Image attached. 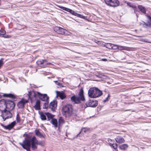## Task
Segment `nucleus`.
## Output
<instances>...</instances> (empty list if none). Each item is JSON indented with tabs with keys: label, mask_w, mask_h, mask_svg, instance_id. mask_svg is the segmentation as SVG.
Wrapping results in <instances>:
<instances>
[{
	"label": "nucleus",
	"mask_w": 151,
	"mask_h": 151,
	"mask_svg": "<svg viewBox=\"0 0 151 151\" xmlns=\"http://www.w3.org/2000/svg\"><path fill=\"white\" fill-rule=\"evenodd\" d=\"M57 101H54L51 102L49 105V108L52 111H54L57 107Z\"/></svg>",
	"instance_id": "obj_13"
},
{
	"label": "nucleus",
	"mask_w": 151,
	"mask_h": 151,
	"mask_svg": "<svg viewBox=\"0 0 151 151\" xmlns=\"http://www.w3.org/2000/svg\"><path fill=\"white\" fill-rule=\"evenodd\" d=\"M1 116L4 121L6 119L12 118V113L10 110L6 109L2 112Z\"/></svg>",
	"instance_id": "obj_7"
},
{
	"label": "nucleus",
	"mask_w": 151,
	"mask_h": 151,
	"mask_svg": "<svg viewBox=\"0 0 151 151\" xmlns=\"http://www.w3.org/2000/svg\"><path fill=\"white\" fill-rule=\"evenodd\" d=\"M29 97L31 98V96L36 98L38 97L40 99L44 101H48L49 97L46 94H41L39 92L32 91L29 93Z\"/></svg>",
	"instance_id": "obj_3"
},
{
	"label": "nucleus",
	"mask_w": 151,
	"mask_h": 151,
	"mask_svg": "<svg viewBox=\"0 0 151 151\" xmlns=\"http://www.w3.org/2000/svg\"><path fill=\"white\" fill-rule=\"evenodd\" d=\"M102 60L103 61H106L107 60L106 59H105V58H104V59H102Z\"/></svg>",
	"instance_id": "obj_44"
},
{
	"label": "nucleus",
	"mask_w": 151,
	"mask_h": 151,
	"mask_svg": "<svg viewBox=\"0 0 151 151\" xmlns=\"http://www.w3.org/2000/svg\"><path fill=\"white\" fill-rule=\"evenodd\" d=\"M36 63L38 65L44 64L45 66H43V67H45L46 65L51 64L50 63L47 62L46 60H42L41 61H37Z\"/></svg>",
	"instance_id": "obj_15"
},
{
	"label": "nucleus",
	"mask_w": 151,
	"mask_h": 151,
	"mask_svg": "<svg viewBox=\"0 0 151 151\" xmlns=\"http://www.w3.org/2000/svg\"><path fill=\"white\" fill-rule=\"evenodd\" d=\"M72 106L70 104L65 106L62 109V113L65 117L71 116L72 114Z\"/></svg>",
	"instance_id": "obj_4"
},
{
	"label": "nucleus",
	"mask_w": 151,
	"mask_h": 151,
	"mask_svg": "<svg viewBox=\"0 0 151 151\" xmlns=\"http://www.w3.org/2000/svg\"><path fill=\"white\" fill-rule=\"evenodd\" d=\"M129 48L127 47L122 46L118 45V49L120 50H129Z\"/></svg>",
	"instance_id": "obj_22"
},
{
	"label": "nucleus",
	"mask_w": 151,
	"mask_h": 151,
	"mask_svg": "<svg viewBox=\"0 0 151 151\" xmlns=\"http://www.w3.org/2000/svg\"><path fill=\"white\" fill-rule=\"evenodd\" d=\"M110 97V94H108V97L104 101V102H105L106 101H108V98Z\"/></svg>",
	"instance_id": "obj_41"
},
{
	"label": "nucleus",
	"mask_w": 151,
	"mask_h": 151,
	"mask_svg": "<svg viewBox=\"0 0 151 151\" xmlns=\"http://www.w3.org/2000/svg\"><path fill=\"white\" fill-rule=\"evenodd\" d=\"M54 82L58 86H59L60 87H63L62 84V83H60L59 82H58V81H54Z\"/></svg>",
	"instance_id": "obj_33"
},
{
	"label": "nucleus",
	"mask_w": 151,
	"mask_h": 151,
	"mask_svg": "<svg viewBox=\"0 0 151 151\" xmlns=\"http://www.w3.org/2000/svg\"><path fill=\"white\" fill-rule=\"evenodd\" d=\"M6 33V32H4V33Z\"/></svg>",
	"instance_id": "obj_46"
},
{
	"label": "nucleus",
	"mask_w": 151,
	"mask_h": 151,
	"mask_svg": "<svg viewBox=\"0 0 151 151\" xmlns=\"http://www.w3.org/2000/svg\"><path fill=\"white\" fill-rule=\"evenodd\" d=\"M31 139L32 138L29 140L25 139L23 141L22 143H20L19 144L22 146L24 149L28 148H30L31 145H32Z\"/></svg>",
	"instance_id": "obj_9"
},
{
	"label": "nucleus",
	"mask_w": 151,
	"mask_h": 151,
	"mask_svg": "<svg viewBox=\"0 0 151 151\" xmlns=\"http://www.w3.org/2000/svg\"><path fill=\"white\" fill-rule=\"evenodd\" d=\"M16 120L17 122H20L21 121V119L19 114L18 113L16 116Z\"/></svg>",
	"instance_id": "obj_29"
},
{
	"label": "nucleus",
	"mask_w": 151,
	"mask_h": 151,
	"mask_svg": "<svg viewBox=\"0 0 151 151\" xmlns=\"http://www.w3.org/2000/svg\"><path fill=\"white\" fill-rule=\"evenodd\" d=\"M59 7L60 8L62 9H63L64 10L66 11L67 12L68 11V9H69L68 8H66L65 7H64L63 6H59Z\"/></svg>",
	"instance_id": "obj_37"
},
{
	"label": "nucleus",
	"mask_w": 151,
	"mask_h": 151,
	"mask_svg": "<svg viewBox=\"0 0 151 151\" xmlns=\"http://www.w3.org/2000/svg\"><path fill=\"white\" fill-rule=\"evenodd\" d=\"M142 41L150 43V42L148 41V40L147 39H144L142 40Z\"/></svg>",
	"instance_id": "obj_40"
},
{
	"label": "nucleus",
	"mask_w": 151,
	"mask_h": 151,
	"mask_svg": "<svg viewBox=\"0 0 151 151\" xmlns=\"http://www.w3.org/2000/svg\"><path fill=\"white\" fill-rule=\"evenodd\" d=\"M46 102L44 104L43 108L44 109H46L48 106V101H45Z\"/></svg>",
	"instance_id": "obj_34"
},
{
	"label": "nucleus",
	"mask_w": 151,
	"mask_h": 151,
	"mask_svg": "<svg viewBox=\"0 0 151 151\" xmlns=\"http://www.w3.org/2000/svg\"><path fill=\"white\" fill-rule=\"evenodd\" d=\"M56 93L57 96H59L61 99H63L65 98L66 96L64 93L58 91H56Z\"/></svg>",
	"instance_id": "obj_16"
},
{
	"label": "nucleus",
	"mask_w": 151,
	"mask_h": 151,
	"mask_svg": "<svg viewBox=\"0 0 151 151\" xmlns=\"http://www.w3.org/2000/svg\"><path fill=\"white\" fill-rule=\"evenodd\" d=\"M46 115L47 116L48 120H49L51 119H53V117L54 116L51 114L49 113H45Z\"/></svg>",
	"instance_id": "obj_26"
},
{
	"label": "nucleus",
	"mask_w": 151,
	"mask_h": 151,
	"mask_svg": "<svg viewBox=\"0 0 151 151\" xmlns=\"http://www.w3.org/2000/svg\"><path fill=\"white\" fill-rule=\"evenodd\" d=\"M4 59L3 58H1L0 60V68L1 66L3 64V61Z\"/></svg>",
	"instance_id": "obj_38"
},
{
	"label": "nucleus",
	"mask_w": 151,
	"mask_h": 151,
	"mask_svg": "<svg viewBox=\"0 0 151 151\" xmlns=\"http://www.w3.org/2000/svg\"><path fill=\"white\" fill-rule=\"evenodd\" d=\"M59 123L60 124L64 123V120L62 117H60L59 118L58 120Z\"/></svg>",
	"instance_id": "obj_31"
},
{
	"label": "nucleus",
	"mask_w": 151,
	"mask_h": 151,
	"mask_svg": "<svg viewBox=\"0 0 151 151\" xmlns=\"http://www.w3.org/2000/svg\"><path fill=\"white\" fill-rule=\"evenodd\" d=\"M111 141V139H109V141Z\"/></svg>",
	"instance_id": "obj_45"
},
{
	"label": "nucleus",
	"mask_w": 151,
	"mask_h": 151,
	"mask_svg": "<svg viewBox=\"0 0 151 151\" xmlns=\"http://www.w3.org/2000/svg\"><path fill=\"white\" fill-rule=\"evenodd\" d=\"M104 1L108 5L111 7H117L119 5V2L118 0H104Z\"/></svg>",
	"instance_id": "obj_6"
},
{
	"label": "nucleus",
	"mask_w": 151,
	"mask_h": 151,
	"mask_svg": "<svg viewBox=\"0 0 151 151\" xmlns=\"http://www.w3.org/2000/svg\"><path fill=\"white\" fill-rule=\"evenodd\" d=\"M27 100L22 99L17 104V106L19 108H22L24 107V104L28 102Z\"/></svg>",
	"instance_id": "obj_12"
},
{
	"label": "nucleus",
	"mask_w": 151,
	"mask_h": 151,
	"mask_svg": "<svg viewBox=\"0 0 151 151\" xmlns=\"http://www.w3.org/2000/svg\"><path fill=\"white\" fill-rule=\"evenodd\" d=\"M32 142V149L34 150L36 149L37 148V145H40L42 146L43 145L42 144L41 142H39L35 136H33L31 140Z\"/></svg>",
	"instance_id": "obj_5"
},
{
	"label": "nucleus",
	"mask_w": 151,
	"mask_h": 151,
	"mask_svg": "<svg viewBox=\"0 0 151 151\" xmlns=\"http://www.w3.org/2000/svg\"><path fill=\"white\" fill-rule=\"evenodd\" d=\"M147 17L148 19L147 23L143 22V24L145 25L146 26L151 27V17L149 16H147Z\"/></svg>",
	"instance_id": "obj_17"
},
{
	"label": "nucleus",
	"mask_w": 151,
	"mask_h": 151,
	"mask_svg": "<svg viewBox=\"0 0 151 151\" xmlns=\"http://www.w3.org/2000/svg\"><path fill=\"white\" fill-rule=\"evenodd\" d=\"M36 110H38L40 109V102L39 100H37L35 105L34 106Z\"/></svg>",
	"instance_id": "obj_20"
},
{
	"label": "nucleus",
	"mask_w": 151,
	"mask_h": 151,
	"mask_svg": "<svg viewBox=\"0 0 151 151\" xmlns=\"http://www.w3.org/2000/svg\"><path fill=\"white\" fill-rule=\"evenodd\" d=\"M57 32L61 34H64L65 33V30L61 27H57L56 29Z\"/></svg>",
	"instance_id": "obj_18"
},
{
	"label": "nucleus",
	"mask_w": 151,
	"mask_h": 151,
	"mask_svg": "<svg viewBox=\"0 0 151 151\" xmlns=\"http://www.w3.org/2000/svg\"><path fill=\"white\" fill-rule=\"evenodd\" d=\"M68 12H69L71 13V14H73V15H74L75 16H77V14H78V13H76L74 11L70 9H68Z\"/></svg>",
	"instance_id": "obj_28"
},
{
	"label": "nucleus",
	"mask_w": 151,
	"mask_h": 151,
	"mask_svg": "<svg viewBox=\"0 0 151 151\" xmlns=\"http://www.w3.org/2000/svg\"><path fill=\"white\" fill-rule=\"evenodd\" d=\"M111 145L115 149H116L117 148V145L116 144H112Z\"/></svg>",
	"instance_id": "obj_39"
},
{
	"label": "nucleus",
	"mask_w": 151,
	"mask_h": 151,
	"mask_svg": "<svg viewBox=\"0 0 151 151\" xmlns=\"http://www.w3.org/2000/svg\"><path fill=\"white\" fill-rule=\"evenodd\" d=\"M6 110V100H1L0 101V111H2Z\"/></svg>",
	"instance_id": "obj_11"
},
{
	"label": "nucleus",
	"mask_w": 151,
	"mask_h": 151,
	"mask_svg": "<svg viewBox=\"0 0 151 151\" xmlns=\"http://www.w3.org/2000/svg\"><path fill=\"white\" fill-rule=\"evenodd\" d=\"M98 104V101L95 100H89L86 103V105L87 107H95Z\"/></svg>",
	"instance_id": "obj_10"
},
{
	"label": "nucleus",
	"mask_w": 151,
	"mask_h": 151,
	"mask_svg": "<svg viewBox=\"0 0 151 151\" xmlns=\"http://www.w3.org/2000/svg\"><path fill=\"white\" fill-rule=\"evenodd\" d=\"M30 148H28L26 149H25L26 150H27V151H30Z\"/></svg>",
	"instance_id": "obj_43"
},
{
	"label": "nucleus",
	"mask_w": 151,
	"mask_h": 151,
	"mask_svg": "<svg viewBox=\"0 0 151 151\" xmlns=\"http://www.w3.org/2000/svg\"><path fill=\"white\" fill-rule=\"evenodd\" d=\"M88 96L91 98L99 97L102 94V92L95 87L91 88L88 91Z\"/></svg>",
	"instance_id": "obj_1"
},
{
	"label": "nucleus",
	"mask_w": 151,
	"mask_h": 151,
	"mask_svg": "<svg viewBox=\"0 0 151 151\" xmlns=\"http://www.w3.org/2000/svg\"><path fill=\"white\" fill-rule=\"evenodd\" d=\"M111 45V49H114V50H117L118 49V45H115L114 44H112V45Z\"/></svg>",
	"instance_id": "obj_30"
},
{
	"label": "nucleus",
	"mask_w": 151,
	"mask_h": 151,
	"mask_svg": "<svg viewBox=\"0 0 151 151\" xmlns=\"http://www.w3.org/2000/svg\"><path fill=\"white\" fill-rule=\"evenodd\" d=\"M51 123L54 125L55 127H57V121L55 119H52L51 121Z\"/></svg>",
	"instance_id": "obj_23"
},
{
	"label": "nucleus",
	"mask_w": 151,
	"mask_h": 151,
	"mask_svg": "<svg viewBox=\"0 0 151 151\" xmlns=\"http://www.w3.org/2000/svg\"><path fill=\"white\" fill-rule=\"evenodd\" d=\"M138 8L142 12L144 13H145V9L144 7L142 5H139L138 6Z\"/></svg>",
	"instance_id": "obj_24"
},
{
	"label": "nucleus",
	"mask_w": 151,
	"mask_h": 151,
	"mask_svg": "<svg viewBox=\"0 0 151 151\" xmlns=\"http://www.w3.org/2000/svg\"><path fill=\"white\" fill-rule=\"evenodd\" d=\"M3 96L4 97H11V98H13L14 97V95L11 94H4L3 95Z\"/></svg>",
	"instance_id": "obj_32"
},
{
	"label": "nucleus",
	"mask_w": 151,
	"mask_h": 151,
	"mask_svg": "<svg viewBox=\"0 0 151 151\" xmlns=\"http://www.w3.org/2000/svg\"><path fill=\"white\" fill-rule=\"evenodd\" d=\"M76 16L80 17L85 19H87L86 17L82 15L78 14H77V16Z\"/></svg>",
	"instance_id": "obj_35"
},
{
	"label": "nucleus",
	"mask_w": 151,
	"mask_h": 151,
	"mask_svg": "<svg viewBox=\"0 0 151 151\" xmlns=\"http://www.w3.org/2000/svg\"><path fill=\"white\" fill-rule=\"evenodd\" d=\"M36 135L40 138L44 137L42 134L38 130H36L35 131Z\"/></svg>",
	"instance_id": "obj_25"
},
{
	"label": "nucleus",
	"mask_w": 151,
	"mask_h": 151,
	"mask_svg": "<svg viewBox=\"0 0 151 151\" xmlns=\"http://www.w3.org/2000/svg\"><path fill=\"white\" fill-rule=\"evenodd\" d=\"M116 142L118 143H122L124 142V138L120 137H118L115 139Z\"/></svg>",
	"instance_id": "obj_19"
},
{
	"label": "nucleus",
	"mask_w": 151,
	"mask_h": 151,
	"mask_svg": "<svg viewBox=\"0 0 151 151\" xmlns=\"http://www.w3.org/2000/svg\"><path fill=\"white\" fill-rule=\"evenodd\" d=\"M6 109L11 111L13 109L14 106L15 104L13 101L10 100H6Z\"/></svg>",
	"instance_id": "obj_8"
},
{
	"label": "nucleus",
	"mask_w": 151,
	"mask_h": 151,
	"mask_svg": "<svg viewBox=\"0 0 151 151\" xmlns=\"http://www.w3.org/2000/svg\"><path fill=\"white\" fill-rule=\"evenodd\" d=\"M119 148L122 150H125L128 147V145L126 144H124L119 146Z\"/></svg>",
	"instance_id": "obj_21"
},
{
	"label": "nucleus",
	"mask_w": 151,
	"mask_h": 151,
	"mask_svg": "<svg viewBox=\"0 0 151 151\" xmlns=\"http://www.w3.org/2000/svg\"><path fill=\"white\" fill-rule=\"evenodd\" d=\"M81 131L83 132H86V129L85 128H83V129H82Z\"/></svg>",
	"instance_id": "obj_42"
},
{
	"label": "nucleus",
	"mask_w": 151,
	"mask_h": 151,
	"mask_svg": "<svg viewBox=\"0 0 151 151\" xmlns=\"http://www.w3.org/2000/svg\"><path fill=\"white\" fill-rule=\"evenodd\" d=\"M111 45H112V44L107 43L105 45L106 46V47L107 48H108L109 49H111Z\"/></svg>",
	"instance_id": "obj_36"
},
{
	"label": "nucleus",
	"mask_w": 151,
	"mask_h": 151,
	"mask_svg": "<svg viewBox=\"0 0 151 151\" xmlns=\"http://www.w3.org/2000/svg\"><path fill=\"white\" fill-rule=\"evenodd\" d=\"M45 114L43 113H41L40 114V118L42 120H44L46 119Z\"/></svg>",
	"instance_id": "obj_27"
},
{
	"label": "nucleus",
	"mask_w": 151,
	"mask_h": 151,
	"mask_svg": "<svg viewBox=\"0 0 151 151\" xmlns=\"http://www.w3.org/2000/svg\"><path fill=\"white\" fill-rule=\"evenodd\" d=\"M16 124V122L14 121L11 122V124L7 126H3V127L6 129H8L9 130H10L14 127V126Z\"/></svg>",
	"instance_id": "obj_14"
},
{
	"label": "nucleus",
	"mask_w": 151,
	"mask_h": 151,
	"mask_svg": "<svg viewBox=\"0 0 151 151\" xmlns=\"http://www.w3.org/2000/svg\"><path fill=\"white\" fill-rule=\"evenodd\" d=\"M71 100L74 104H78L80 103L81 101H84L85 99L83 95V88L80 89L78 96L74 95L71 97Z\"/></svg>",
	"instance_id": "obj_2"
}]
</instances>
